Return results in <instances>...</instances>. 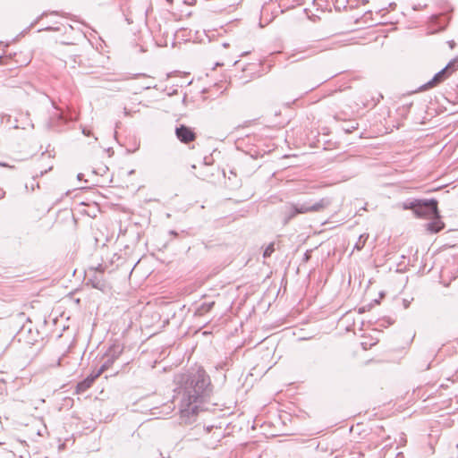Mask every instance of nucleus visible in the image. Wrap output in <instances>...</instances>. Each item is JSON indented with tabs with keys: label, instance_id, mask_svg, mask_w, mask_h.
<instances>
[{
	"label": "nucleus",
	"instance_id": "nucleus-11",
	"mask_svg": "<svg viewBox=\"0 0 458 458\" xmlns=\"http://www.w3.org/2000/svg\"><path fill=\"white\" fill-rule=\"evenodd\" d=\"M123 352V348L120 345L114 344L106 352V357H110L114 361L120 357Z\"/></svg>",
	"mask_w": 458,
	"mask_h": 458
},
{
	"label": "nucleus",
	"instance_id": "nucleus-22",
	"mask_svg": "<svg viewBox=\"0 0 458 458\" xmlns=\"http://www.w3.org/2000/svg\"><path fill=\"white\" fill-rule=\"evenodd\" d=\"M124 113H125V114H128V112H127V108H124Z\"/></svg>",
	"mask_w": 458,
	"mask_h": 458
},
{
	"label": "nucleus",
	"instance_id": "nucleus-2",
	"mask_svg": "<svg viewBox=\"0 0 458 458\" xmlns=\"http://www.w3.org/2000/svg\"><path fill=\"white\" fill-rule=\"evenodd\" d=\"M458 68V60H453L449 62V64L443 68L441 71L437 72L434 77L428 81L427 83L421 85L419 88V91L428 90L429 89L435 88L443 81H445L452 73Z\"/></svg>",
	"mask_w": 458,
	"mask_h": 458
},
{
	"label": "nucleus",
	"instance_id": "nucleus-14",
	"mask_svg": "<svg viewBox=\"0 0 458 458\" xmlns=\"http://www.w3.org/2000/svg\"><path fill=\"white\" fill-rule=\"evenodd\" d=\"M368 238H369V234L364 233V234L360 235L358 242L355 243L354 248L358 250H360L364 247Z\"/></svg>",
	"mask_w": 458,
	"mask_h": 458
},
{
	"label": "nucleus",
	"instance_id": "nucleus-8",
	"mask_svg": "<svg viewBox=\"0 0 458 458\" xmlns=\"http://www.w3.org/2000/svg\"><path fill=\"white\" fill-rule=\"evenodd\" d=\"M346 98L342 92L336 93L329 99V105L335 109L343 110L344 107H351V104L346 101Z\"/></svg>",
	"mask_w": 458,
	"mask_h": 458
},
{
	"label": "nucleus",
	"instance_id": "nucleus-17",
	"mask_svg": "<svg viewBox=\"0 0 458 458\" xmlns=\"http://www.w3.org/2000/svg\"><path fill=\"white\" fill-rule=\"evenodd\" d=\"M82 133L86 136H89L90 135V131L87 130V129H83L82 130Z\"/></svg>",
	"mask_w": 458,
	"mask_h": 458
},
{
	"label": "nucleus",
	"instance_id": "nucleus-24",
	"mask_svg": "<svg viewBox=\"0 0 458 458\" xmlns=\"http://www.w3.org/2000/svg\"><path fill=\"white\" fill-rule=\"evenodd\" d=\"M168 3H172V0H166Z\"/></svg>",
	"mask_w": 458,
	"mask_h": 458
},
{
	"label": "nucleus",
	"instance_id": "nucleus-15",
	"mask_svg": "<svg viewBox=\"0 0 458 458\" xmlns=\"http://www.w3.org/2000/svg\"><path fill=\"white\" fill-rule=\"evenodd\" d=\"M114 362L110 357H106V360L102 364V366L98 369L101 374L108 369L113 363Z\"/></svg>",
	"mask_w": 458,
	"mask_h": 458
},
{
	"label": "nucleus",
	"instance_id": "nucleus-5",
	"mask_svg": "<svg viewBox=\"0 0 458 458\" xmlns=\"http://www.w3.org/2000/svg\"><path fill=\"white\" fill-rule=\"evenodd\" d=\"M88 284H91L92 287L104 291L106 284L103 279V270L90 268L88 271Z\"/></svg>",
	"mask_w": 458,
	"mask_h": 458
},
{
	"label": "nucleus",
	"instance_id": "nucleus-18",
	"mask_svg": "<svg viewBox=\"0 0 458 458\" xmlns=\"http://www.w3.org/2000/svg\"><path fill=\"white\" fill-rule=\"evenodd\" d=\"M5 195V192L4 190L0 189V199H2Z\"/></svg>",
	"mask_w": 458,
	"mask_h": 458
},
{
	"label": "nucleus",
	"instance_id": "nucleus-19",
	"mask_svg": "<svg viewBox=\"0 0 458 458\" xmlns=\"http://www.w3.org/2000/svg\"><path fill=\"white\" fill-rule=\"evenodd\" d=\"M143 89H150L152 86L150 84H146L142 86Z\"/></svg>",
	"mask_w": 458,
	"mask_h": 458
},
{
	"label": "nucleus",
	"instance_id": "nucleus-13",
	"mask_svg": "<svg viewBox=\"0 0 458 458\" xmlns=\"http://www.w3.org/2000/svg\"><path fill=\"white\" fill-rule=\"evenodd\" d=\"M421 199H413L409 200L403 203V208L404 209H411L414 213L417 210V208L419 207V204Z\"/></svg>",
	"mask_w": 458,
	"mask_h": 458
},
{
	"label": "nucleus",
	"instance_id": "nucleus-20",
	"mask_svg": "<svg viewBox=\"0 0 458 458\" xmlns=\"http://www.w3.org/2000/svg\"><path fill=\"white\" fill-rule=\"evenodd\" d=\"M81 175H82L81 174H78V179H79V180H80V179H81Z\"/></svg>",
	"mask_w": 458,
	"mask_h": 458
},
{
	"label": "nucleus",
	"instance_id": "nucleus-7",
	"mask_svg": "<svg viewBox=\"0 0 458 458\" xmlns=\"http://www.w3.org/2000/svg\"><path fill=\"white\" fill-rule=\"evenodd\" d=\"M100 375L101 373L98 369L90 373L84 380L78 383L76 386L77 393H83L88 390Z\"/></svg>",
	"mask_w": 458,
	"mask_h": 458
},
{
	"label": "nucleus",
	"instance_id": "nucleus-12",
	"mask_svg": "<svg viewBox=\"0 0 458 458\" xmlns=\"http://www.w3.org/2000/svg\"><path fill=\"white\" fill-rule=\"evenodd\" d=\"M298 214L299 213L297 212V208L294 206V204H291L289 206L287 211L285 212L284 223H287L288 221H290L292 218H293Z\"/></svg>",
	"mask_w": 458,
	"mask_h": 458
},
{
	"label": "nucleus",
	"instance_id": "nucleus-9",
	"mask_svg": "<svg viewBox=\"0 0 458 458\" xmlns=\"http://www.w3.org/2000/svg\"><path fill=\"white\" fill-rule=\"evenodd\" d=\"M440 218H441V216L439 214H438V216H433L430 218L432 221L428 222L425 225L427 231L431 233H437L440 232L445 227V224L441 221Z\"/></svg>",
	"mask_w": 458,
	"mask_h": 458
},
{
	"label": "nucleus",
	"instance_id": "nucleus-3",
	"mask_svg": "<svg viewBox=\"0 0 458 458\" xmlns=\"http://www.w3.org/2000/svg\"><path fill=\"white\" fill-rule=\"evenodd\" d=\"M331 204L328 198H323L316 202L305 201L301 204H294L299 214L321 212Z\"/></svg>",
	"mask_w": 458,
	"mask_h": 458
},
{
	"label": "nucleus",
	"instance_id": "nucleus-21",
	"mask_svg": "<svg viewBox=\"0 0 458 458\" xmlns=\"http://www.w3.org/2000/svg\"><path fill=\"white\" fill-rule=\"evenodd\" d=\"M0 165H1V166H5L6 165H5V164H4V163H0Z\"/></svg>",
	"mask_w": 458,
	"mask_h": 458
},
{
	"label": "nucleus",
	"instance_id": "nucleus-4",
	"mask_svg": "<svg viewBox=\"0 0 458 458\" xmlns=\"http://www.w3.org/2000/svg\"><path fill=\"white\" fill-rule=\"evenodd\" d=\"M415 215L421 218H431L433 216H438L437 201L434 199H421Z\"/></svg>",
	"mask_w": 458,
	"mask_h": 458
},
{
	"label": "nucleus",
	"instance_id": "nucleus-1",
	"mask_svg": "<svg viewBox=\"0 0 458 458\" xmlns=\"http://www.w3.org/2000/svg\"><path fill=\"white\" fill-rule=\"evenodd\" d=\"M174 398L179 399L181 417L186 423H191L199 411V404L211 392L210 378L204 369L195 373H183L174 376Z\"/></svg>",
	"mask_w": 458,
	"mask_h": 458
},
{
	"label": "nucleus",
	"instance_id": "nucleus-6",
	"mask_svg": "<svg viewBox=\"0 0 458 458\" xmlns=\"http://www.w3.org/2000/svg\"><path fill=\"white\" fill-rule=\"evenodd\" d=\"M175 134L178 140L182 143H190L196 139L195 132L189 127L182 124L175 129Z\"/></svg>",
	"mask_w": 458,
	"mask_h": 458
},
{
	"label": "nucleus",
	"instance_id": "nucleus-16",
	"mask_svg": "<svg viewBox=\"0 0 458 458\" xmlns=\"http://www.w3.org/2000/svg\"><path fill=\"white\" fill-rule=\"evenodd\" d=\"M275 251V243L274 242H271L270 244H268L267 246V248L265 249L264 250V253H263V257L266 259V258H268L271 256V254Z\"/></svg>",
	"mask_w": 458,
	"mask_h": 458
},
{
	"label": "nucleus",
	"instance_id": "nucleus-10",
	"mask_svg": "<svg viewBox=\"0 0 458 458\" xmlns=\"http://www.w3.org/2000/svg\"><path fill=\"white\" fill-rule=\"evenodd\" d=\"M309 50H307V49L298 48L291 54V55L289 56V59L293 58V62L303 60V59L312 55L311 53H309L306 55V53Z\"/></svg>",
	"mask_w": 458,
	"mask_h": 458
},
{
	"label": "nucleus",
	"instance_id": "nucleus-23",
	"mask_svg": "<svg viewBox=\"0 0 458 458\" xmlns=\"http://www.w3.org/2000/svg\"><path fill=\"white\" fill-rule=\"evenodd\" d=\"M213 305H214V302H211V304H209V308H211Z\"/></svg>",
	"mask_w": 458,
	"mask_h": 458
}]
</instances>
